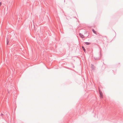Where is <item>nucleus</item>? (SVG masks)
<instances>
[{"label": "nucleus", "mask_w": 123, "mask_h": 123, "mask_svg": "<svg viewBox=\"0 0 123 123\" xmlns=\"http://www.w3.org/2000/svg\"><path fill=\"white\" fill-rule=\"evenodd\" d=\"M99 94L100 95V97H101L102 98H103V95L102 92L100 90H99Z\"/></svg>", "instance_id": "nucleus-1"}, {"label": "nucleus", "mask_w": 123, "mask_h": 123, "mask_svg": "<svg viewBox=\"0 0 123 123\" xmlns=\"http://www.w3.org/2000/svg\"><path fill=\"white\" fill-rule=\"evenodd\" d=\"M80 36L81 38H84V36L81 34H80Z\"/></svg>", "instance_id": "nucleus-2"}, {"label": "nucleus", "mask_w": 123, "mask_h": 123, "mask_svg": "<svg viewBox=\"0 0 123 123\" xmlns=\"http://www.w3.org/2000/svg\"><path fill=\"white\" fill-rule=\"evenodd\" d=\"M82 48L83 49V50H84V51L85 52L86 51V50L84 48V47L83 46H82Z\"/></svg>", "instance_id": "nucleus-3"}, {"label": "nucleus", "mask_w": 123, "mask_h": 123, "mask_svg": "<svg viewBox=\"0 0 123 123\" xmlns=\"http://www.w3.org/2000/svg\"><path fill=\"white\" fill-rule=\"evenodd\" d=\"M93 32L95 34H96V32L94 30V29L92 30Z\"/></svg>", "instance_id": "nucleus-4"}, {"label": "nucleus", "mask_w": 123, "mask_h": 123, "mask_svg": "<svg viewBox=\"0 0 123 123\" xmlns=\"http://www.w3.org/2000/svg\"><path fill=\"white\" fill-rule=\"evenodd\" d=\"M85 44L86 45H89V44H90V43H89L86 42V43H85Z\"/></svg>", "instance_id": "nucleus-5"}, {"label": "nucleus", "mask_w": 123, "mask_h": 123, "mask_svg": "<svg viewBox=\"0 0 123 123\" xmlns=\"http://www.w3.org/2000/svg\"><path fill=\"white\" fill-rule=\"evenodd\" d=\"M1 2L0 3V6H1Z\"/></svg>", "instance_id": "nucleus-6"}, {"label": "nucleus", "mask_w": 123, "mask_h": 123, "mask_svg": "<svg viewBox=\"0 0 123 123\" xmlns=\"http://www.w3.org/2000/svg\"><path fill=\"white\" fill-rule=\"evenodd\" d=\"M8 42L7 43L8 44Z\"/></svg>", "instance_id": "nucleus-7"}]
</instances>
